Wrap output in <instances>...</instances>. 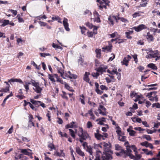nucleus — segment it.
Masks as SVG:
<instances>
[{"label":"nucleus","mask_w":160,"mask_h":160,"mask_svg":"<svg viewBox=\"0 0 160 160\" xmlns=\"http://www.w3.org/2000/svg\"><path fill=\"white\" fill-rule=\"evenodd\" d=\"M9 21L8 20H4L2 22V24L1 26L2 27H4L8 25L9 23Z\"/></svg>","instance_id":"a19ab883"},{"label":"nucleus","mask_w":160,"mask_h":160,"mask_svg":"<svg viewBox=\"0 0 160 160\" xmlns=\"http://www.w3.org/2000/svg\"><path fill=\"white\" fill-rule=\"evenodd\" d=\"M122 98L118 102V103L121 107H123L124 105V103L122 102Z\"/></svg>","instance_id":"e2e57ef3"},{"label":"nucleus","mask_w":160,"mask_h":160,"mask_svg":"<svg viewBox=\"0 0 160 160\" xmlns=\"http://www.w3.org/2000/svg\"><path fill=\"white\" fill-rule=\"evenodd\" d=\"M115 129L116 130V132L117 134V136L122 134V132L121 128L118 126V125L116 127Z\"/></svg>","instance_id":"c9c22d12"},{"label":"nucleus","mask_w":160,"mask_h":160,"mask_svg":"<svg viewBox=\"0 0 160 160\" xmlns=\"http://www.w3.org/2000/svg\"><path fill=\"white\" fill-rule=\"evenodd\" d=\"M30 102L32 104L35 106V107L36 108L39 107L40 106V103L41 102L40 101L34 100L33 99H30Z\"/></svg>","instance_id":"412c9836"},{"label":"nucleus","mask_w":160,"mask_h":160,"mask_svg":"<svg viewBox=\"0 0 160 160\" xmlns=\"http://www.w3.org/2000/svg\"><path fill=\"white\" fill-rule=\"evenodd\" d=\"M60 152H59L58 151H56L55 152L54 155L57 156L59 157H64L65 155L64 153L63 152V150H60Z\"/></svg>","instance_id":"cd10ccee"},{"label":"nucleus","mask_w":160,"mask_h":160,"mask_svg":"<svg viewBox=\"0 0 160 160\" xmlns=\"http://www.w3.org/2000/svg\"><path fill=\"white\" fill-rule=\"evenodd\" d=\"M52 46L54 48H57L60 49H62V48L61 47L58 46L57 44H56L54 43H52Z\"/></svg>","instance_id":"bf43d9fd"},{"label":"nucleus","mask_w":160,"mask_h":160,"mask_svg":"<svg viewBox=\"0 0 160 160\" xmlns=\"http://www.w3.org/2000/svg\"><path fill=\"white\" fill-rule=\"evenodd\" d=\"M95 137L98 140H101L102 138H103V136L101 134H94Z\"/></svg>","instance_id":"e433bc0d"},{"label":"nucleus","mask_w":160,"mask_h":160,"mask_svg":"<svg viewBox=\"0 0 160 160\" xmlns=\"http://www.w3.org/2000/svg\"><path fill=\"white\" fill-rule=\"evenodd\" d=\"M69 130L70 132V135L74 138H75V133L74 131L72 129H69Z\"/></svg>","instance_id":"37998d69"},{"label":"nucleus","mask_w":160,"mask_h":160,"mask_svg":"<svg viewBox=\"0 0 160 160\" xmlns=\"http://www.w3.org/2000/svg\"><path fill=\"white\" fill-rule=\"evenodd\" d=\"M76 152L80 156L83 157L85 156V154L83 152L80 148L79 147L76 148Z\"/></svg>","instance_id":"bb28decb"},{"label":"nucleus","mask_w":160,"mask_h":160,"mask_svg":"<svg viewBox=\"0 0 160 160\" xmlns=\"http://www.w3.org/2000/svg\"><path fill=\"white\" fill-rule=\"evenodd\" d=\"M152 108L155 107L157 108H160V104L159 103H155L152 104Z\"/></svg>","instance_id":"3c124183"},{"label":"nucleus","mask_w":160,"mask_h":160,"mask_svg":"<svg viewBox=\"0 0 160 160\" xmlns=\"http://www.w3.org/2000/svg\"><path fill=\"white\" fill-rule=\"evenodd\" d=\"M31 64L35 67L37 69L39 70L40 69V65L38 66L33 61L31 62Z\"/></svg>","instance_id":"de8ad7c7"},{"label":"nucleus","mask_w":160,"mask_h":160,"mask_svg":"<svg viewBox=\"0 0 160 160\" xmlns=\"http://www.w3.org/2000/svg\"><path fill=\"white\" fill-rule=\"evenodd\" d=\"M118 139L119 140L122 142H125L126 140V137L122 135V134L117 136Z\"/></svg>","instance_id":"c756f323"},{"label":"nucleus","mask_w":160,"mask_h":160,"mask_svg":"<svg viewBox=\"0 0 160 160\" xmlns=\"http://www.w3.org/2000/svg\"><path fill=\"white\" fill-rule=\"evenodd\" d=\"M22 138L23 142H28L30 141V139L28 138L22 136Z\"/></svg>","instance_id":"a18cd8bd"},{"label":"nucleus","mask_w":160,"mask_h":160,"mask_svg":"<svg viewBox=\"0 0 160 160\" xmlns=\"http://www.w3.org/2000/svg\"><path fill=\"white\" fill-rule=\"evenodd\" d=\"M91 75L93 77L97 78L98 77L99 75V74L98 72H97L96 73H92Z\"/></svg>","instance_id":"69168bd1"},{"label":"nucleus","mask_w":160,"mask_h":160,"mask_svg":"<svg viewBox=\"0 0 160 160\" xmlns=\"http://www.w3.org/2000/svg\"><path fill=\"white\" fill-rule=\"evenodd\" d=\"M148 67L153 70H157L158 69L157 67L155 65V64L152 63H151L148 64Z\"/></svg>","instance_id":"473e14b6"},{"label":"nucleus","mask_w":160,"mask_h":160,"mask_svg":"<svg viewBox=\"0 0 160 160\" xmlns=\"http://www.w3.org/2000/svg\"><path fill=\"white\" fill-rule=\"evenodd\" d=\"M121 151L119 152L120 154V155L122 156L123 155H124L123 158H125L127 156H128V153L129 152H132V151L131 149H128V148L127 147V149L126 150H125L124 149H121L120 150Z\"/></svg>","instance_id":"1a4fd4ad"},{"label":"nucleus","mask_w":160,"mask_h":160,"mask_svg":"<svg viewBox=\"0 0 160 160\" xmlns=\"http://www.w3.org/2000/svg\"><path fill=\"white\" fill-rule=\"evenodd\" d=\"M132 128V126H129V128L127 129V131L129 133V135L131 136H134L136 132L134 131L131 130Z\"/></svg>","instance_id":"393cba45"},{"label":"nucleus","mask_w":160,"mask_h":160,"mask_svg":"<svg viewBox=\"0 0 160 160\" xmlns=\"http://www.w3.org/2000/svg\"><path fill=\"white\" fill-rule=\"evenodd\" d=\"M108 21L109 24L113 25H114L113 20L116 19V16H110L108 18Z\"/></svg>","instance_id":"aec40b11"},{"label":"nucleus","mask_w":160,"mask_h":160,"mask_svg":"<svg viewBox=\"0 0 160 160\" xmlns=\"http://www.w3.org/2000/svg\"><path fill=\"white\" fill-rule=\"evenodd\" d=\"M78 63L82 67H85L88 65L87 63L84 61L81 57H79V58L78 60Z\"/></svg>","instance_id":"4468645a"},{"label":"nucleus","mask_w":160,"mask_h":160,"mask_svg":"<svg viewBox=\"0 0 160 160\" xmlns=\"http://www.w3.org/2000/svg\"><path fill=\"white\" fill-rule=\"evenodd\" d=\"M127 147H128L127 148H128V149H131L130 148H131L133 150L134 152H135L137 150V148L136 147V146L134 145H128L127 146Z\"/></svg>","instance_id":"4c0bfd02"},{"label":"nucleus","mask_w":160,"mask_h":160,"mask_svg":"<svg viewBox=\"0 0 160 160\" xmlns=\"http://www.w3.org/2000/svg\"><path fill=\"white\" fill-rule=\"evenodd\" d=\"M80 28L81 30V32L82 34H84V35H86V34H85V32L87 30L86 27H85L80 26Z\"/></svg>","instance_id":"58836bf2"},{"label":"nucleus","mask_w":160,"mask_h":160,"mask_svg":"<svg viewBox=\"0 0 160 160\" xmlns=\"http://www.w3.org/2000/svg\"><path fill=\"white\" fill-rule=\"evenodd\" d=\"M107 68V67H99L98 68L96 69L98 72H101V74L103 73V72H106V69Z\"/></svg>","instance_id":"6ab92c4d"},{"label":"nucleus","mask_w":160,"mask_h":160,"mask_svg":"<svg viewBox=\"0 0 160 160\" xmlns=\"http://www.w3.org/2000/svg\"><path fill=\"white\" fill-rule=\"evenodd\" d=\"M101 49H96L95 50L96 54V57L98 58H101Z\"/></svg>","instance_id":"c85d7f7f"},{"label":"nucleus","mask_w":160,"mask_h":160,"mask_svg":"<svg viewBox=\"0 0 160 160\" xmlns=\"http://www.w3.org/2000/svg\"><path fill=\"white\" fill-rule=\"evenodd\" d=\"M86 25L90 29H92L93 28H94V26L92 23H90L89 22H87L86 23Z\"/></svg>","instance_id":"8fccbe9b"},{"label":"nucleus","mask_w":160,"mask_h":160,"mask_svg":"<svg viewBox=\"0 0 160 160\" xmlns=\"http://www.w3.org/2000/svg\"><path fill=\"white\" fill-rule=\"evenodd\" d=\"M149 144L150 143L147 141H145L140 143V144L142 146H145L147 148L148 147V145H149Z\"/></svg>","instance_id":"603ef678"},{"label":"nucleus","mask_w":160,"mask_h":160,"mask_svg":"<svg viewBox=\"0 0 160 160\" xmlns=\"http://www.w3.org/2000/svg\"><path fill=\"white\" fill-rule=\"evenodd\" d=\"M98 110L99 111L100 114L103 115H106V109L103 105H100L98 108Z\"/></svg>","instance_id":"9b49d317"},{"label":"nucleus","mask_w":160,"mask_h":160,"mask_svg":"<svg viewBox=\"0 0 160 160\" xmlns=\"http://www.w3.org/2000/svg\"><path fill=\"white\" fill-rule=\"evenodd\" d=\"M48 148L51 149V150H52V149H55L54 145L52 143L49 144L48 145Z\"/></svg>","instance_id":"680f3d73"},{"label":"nucleus","mask_w":160,"mask_h":160,"mask_svg":"<svg viewBox=\"0 0 160 160\" xmlns=\"http://www.w3.org/2000/svg\"><path fill=\"white\" fill-rule=\"evenodd\" d=\"M77 134L79 137L80 142L81 143H83L82 145L83 147H85L87 143L86 142H84L83 141L90 138L89 134L87 131H83L82 127H79L78 131L77 132Z\"/></svg>","instance_id":"f03ea898"},{"label":"nucleus","mask_w":160,"mask_h":160,"mask_svg":"<svg viewBox=\"0 0 160 160\" xmlns=\"http://www.w3.org/2000/svg\"><path fill=\"white\" fill-rule=\"evenodd\" d=\"M44 155L45 156L44 160H52L51 158L48 157V156L47 155L46 153H44Z\"/></svg>","instance_id":"774afa93"},{"label":"nucleus","mask_w":160,"mask_h":160,"mask_svg":"<svg viewBox=\"0 0 160 160\" xmlns=\"http://www.w3.org/2000/svg\"><path fill=\"white\" fill-rule=\"evenodd\" d=\"M151 31H153L154 33H160V29L153 28L150 29Z\"/></svg>","instance_id":"5fc2aeb1"},{"label":"nucleus","mask_w":160,"mask_h":160,"mask_svg":"<svg viewBox=\"0 0 160 160\" xmlns=\"http://www.w3.org/2000/svg\"><path fill=\"white\" fill-rule=\"evenodd\" d=\"M87 127L88 128H89L92 127V122L90 121H88L87 123Z\"/></svg>","instance_id":"338daca9"},{"label":"nucleus","mask_w":160,"mask_h":160,"mask_svg":"<svg viewBox=\"0 0 160 160\" xmlns=\"http://www.w3.org/2000/svg\"><path fill=\"white\" fill-rule=\"evenodd\" d=\"M134 152H135V156L132 154L131 152H129L128 155V156L131 159H133L134 160H138L140 159L141 158V155L138 154V152L137 150Z\"/></svg>","instance_id":"6e6552de"},{"label":"nucleus","mask_w":160,"mask_h":160,"mask_svg":"<svg viewBox=\"0 0 160 160\" xmlns=\"http://www.w3.org/2000/svg\"><path fill=\"white\" fill-rule=\"evenodd\" d=\"M62 93L60 95L62 98L63 99L68 100L69 99L67 96L68 93L64 91H62Z\"/></svg>","instance_id":"7c9ffc66"},{"label":"nucleus","mask_w":160,"mask_h":160,"mask_svg":"<svg viewBox=\"0 0 160 160\" xmlns=\"http://www.w3.org/2000/svg\"><path fill=\"white\" fill-rule=\"evenodd\" d=\"M20 150H21V152L22 153V154L23 155H25L28 156L30 155L31 154V152H29V151H32V150L29 148L21 149Z\"/></svg>","instance_id":"2eb2a0df"},{"label":"nucleus","mask_w":160,"mask_h":160,"mask_svg":"<svg viewBox=\"0 0 160 160\" xmlns=\"http://www.w3.org/2000/svg\"><path fill=\"white\" fill-rule=\"evenodd\" d=\"M24 103L23 104V106L25 108L28 105H29L31 109L34 111H37V108L35 107H34V106L30 102H27L26 100H23Z\"/></svg>","instance_id":"f8f14e48"},{"label":"nucleus","mask_w":160,"mask_h":160,"mask_svg":"<svg viewBox=\"0 0 160 160\" xmlns=\"http://www.w3.org/2000/svg\"><path fill=\"white\" fill-rule=\"evenodd\" d=\"M96 15L97 17L95 18L94 21H95L98 23L100 22L101 21L99 17V15L98 14V12H97L96 13Z\"/></svg>","instance_id":"79ce46f5"},{"label":"nucleus","mask_w":160,"mask_h":160,"mask_svg":"<svg viewBox=\"0 0 160 160\" xmlns=\"http://www.w3.org/2000/svg\"><path fill=\"white\" fill-rule=\"evenodd\" d=\"M147 28V27L145 25L141 24L138 26L133 27L132 29L134 30L136 32H139L142 30Z\"/></svg>","instance_id":"0eeeda50"},{"label":"nucleus","mask_w":160,"mask_h":160,"mask_svg":"<svg viewBox=\"0 0 160 160\" xmlns=\"http://www.w3.org/2000/svg\"><path fill=\"white\" fill-rule=\"evenodd\" d=\"M104 152L103 154L100 151H96L94 160H110L112 159L113 151L111 150V145L104 142L103 143Z\"/></svg>","instance_id":"f257e3e1"},{"label":"nucleus","mask_w":160,"mask_h":160,"mask_svg":"<svg viewBox=\"0 0 160 160\" xmlns=\"http://www.w3.org/2000/svg\"><path fill=\"white\" fill-rule=\"evenodd\" d=\"M64 85L65 88L71 92L74 91V90L72 88L70 87V86L68 84H67L66 82L65 83Z\"/></svg>","instance_id":"f704fd0d"},{"label":"nucleus","mask_w":160,"mask_h":160,"mask_svg":"<svg viewBox=\"0 0 160 160\" xmlns=\"http://www.w3.org/2000/svg\"><path fill=\"white\" fill-rule=\"evenodd\" d=\"M38 23L41 26H46L47 24L46 22L42 21H39Z\"/></svg>","instance_id":"0e129e2a"},{"label":"nucleus","mask_w":160,"mask_h":160,"mask_svg":"<svg viewBox=\"0 0 160 160\" xmlns=\"http://www.w3.org/2000/svg\"><path fill=\"white\" fill-rule=\"evenodd\" d=\"M48 77L52 83H54L56 81L54 78H58V74H49L48 75Z\"/></svg>","instance_id":"ddd939ff"},{"label":"nucleus","mask_w":160,"mask_h":160,"mask_svg":"<svg viewBox=\"0 0 160 160\" xmlns=\"http://www.w3.org/2000/svg\"><path fill=\"white\" fill-rule=\"evenodd\" d=\"M98 27L97 26H94V28H93V32L90 31L89 30H87L86 35H87L89 38L92 37L94 35H95L97 33Z\"/></svg>","instance_id":"423d86ee"},{"label":"nucleus","mask_w":160,"mask_h":160,"mask_svg":"<svg viewBox=\"0 0 160 160\" xmlns=\"http://www.w3.org/2000/svg\"><path fill=\"white\" fill-rule=\"evenodd\" d=\"M96 1L100 4L98 7V8L102 11V10L103 8L107 9V6H109V4L110 2L108 0H97Z\"/></svg>","instance_id":"7ed1b4c3"},{"label":"nucleus","mask_w":160,"mask_h":160,"mask_svg":"<svg viewBox=\"0 0 160 160\" xmlns=\"http://www.w3.org/2000/svg\"><path fill=\"white\" fill-rule=\"evenodd\" d=\"M84 15L88 14V15H91L92 14L91 12L88 10H86L83 13Z\"/></svg>","instance_id":"13d9d810"},{"label":"nucleus","mask_w":160,"mask_h":160,"mask_svg":"<svg viewBox=\"0 0 160 160\" xmlns=\"http://www.w3.org/2000/svg\"><path fill=\"white\" fill-rule=\"evenodd\" d=\"M40 55L41 57H45L47 56H51V55L49 53H40Z\"/></svg>","instance_id":"09e8293b"},{"label":"nucleus","mask_w":160,"mask_h":160,"mask_svg":"<svg viewBox=\"0 0 160 160\" xmlns=\"http://www.w3.org/2000/svg\"><path fill=\"white\" fill-rule=\"evenodd\" d=\"M142 3H141L140 4L139 6H138V8H140L141 7H145L146 6L147 4H148L147 1H145L143 2H142Z\"/></svg>","instance_id":"864d4df0"},{"label":"nucleus","mask_w":160,"mask_h":160,"mask_svg":"<svg viewBox=\"0 0 160 160\" xmlns=\"http://www.w3.org/2000/svg\"><path fill=\"white\" fill-rule=\"evenodd\" d=\"M76 123V122L72 121L70 124H68L65 126V128L68 129L69 128H73L74 127L77 128V125L74 124Z\"/></svg>","instance_id":"f3484780"},{"label":"nucleus","mask_w":160,"mask_h":160,"mask_svg":"<svg viewBox=\"0 0 160 160\" xmlns=\"http://www.w3.org/2000/svg\"><path fill=\"white\" fill-rule=\"evenodd\" d=\"M149 52L150 53V56H151L152 58H155L156 61H157L160 59V52L157 50H149Z\"/></svg>","instance_id":"39448f33"},{"label":"nucleus","mask_w":160,"mask_h":160,"mask_svg":"<svg viewBox=\"0 0 160 160\" xmlns=\"http://www.w3.org/2000/svg\"><path fill=\"white\" fill-rule=\"evenodd\" d=\"M68 73L69 74L68 77L70 79H76L77 78V76L73 74H72L71 72L69 71L68 72Z\"/></svg>","instance_id":"ea45409f"},{"label":"nucleus","mask_w":160,"mask_h":160,"mask_svg":"<svg viewBox=\"0 0 160 160\" xmlns=\"http://www.w3.org/2000/svg\"><path fill=\"white\" fill-rule=\"evenodd\" d=\"M146 38L149 42H153L154 39L153 36L150 34L149 32L147 33Z\"/></svg>","instance_id":"4be33fe9"},{"label":"nucleus","mask_w":160,"mask_h":160,"mask_svg":"<svg viewBox=\"0 0 160 160\" xmlns=\"http://www.w3.org/2000/svg\"><path fill=\"white\" fill-rule=\"evenodd\" d=\"M128 32H125L126 37L128 39H131L132 38V37L130 35L133 33V31L129 30H128Z\"/></svg>","instance_id":"a878e982"},{"label":"nucleus","mask_w":160,"mask_h":160,"mask_svg":"<svg viewBox=\"0 0 160 160\" xmlns=\"http://www.w3.org/2000/svg\"><path fill=\"white\" fill-rule=\"evenodd\" d=\"M9 87H6L5 88H2L0 90V92H7L9 90Z\"/></svg>","instance_id":"49530a36"},{"label":"nucleus","mask_w":160,"mask_h":160,"mask_svg":"<svg viewBox=\"0 0 160 160\" xmlns=\"http://www.w3.org/2000/svg\"><path fill=\"white\" fill-rule=\"evenodd\" d=\"M90 75V73L88 72H86L83 77V80L87 82H89L90 81V79L89 76Z\"/></svg>","instance_id":"dca6fc26"},{"label":"nucleus","mask_w":160,"mask_h":160,"mask_svg":"<svg viewBox=\"0 0 160 160\" xmlns=\"http://www.w3.org/2000/svg\"><path fill=\"white\" fill-rule=\"evenodd\" d=\"M16 18H18V21L19 22H24V21L23 19L20 17V14H18Z\"/></svg>","instance_id":"c03bdc74"},{"label":"nucleus","mask_w":160,"mask_h":160,"mask_svg":"<svg viewBox=\"0 0 160 160\" xmlns=\"http://www.w3.org/2000/svg\"><path fill=\"white\" fill-rule=\"evenodd\" d=\"M95 85L96 88L95 90L96 92L98 94L100 95L102 94L103 93V92L99 90V85L98 83L97 82H96L95 83Z\"/></svg>","instance_id":"5701e85b"},{"label":"nucleus","mask_w":160,"mask_h":160,"mask_svg":"<svg viewBox=\"0 0 160 160\" xmlns=\"http://www.w3.org/2000/svg\"><path fill=\"white\" fill-rule=\"evenodd\" d=\"M131 58V57L129 55H128L127 57H125L123 60V64L125 65L126 66H128L129 61Z\"/></svg>","instance_id":"b1692460"},{"label":"nucleus","mask_w":160,"mask_h":160,"mask_svg":"<svg viewBox=\"0 0 160 160\" xmlns=\"http://www.w3.org/2000/svg\"><path fill=\"white\" fill-rule=\"evenodd\" d=\"M32 85L34 87L33 89L37 93H41L43 87H41L39 82H36L35 81H32Z\"/></svg>","instance_id":"20e7f679"},{"label":"nucleus","mask_w":160,"mask_h":160,"mask_svg":"<svg viewBox=\"0 0 160 160\" xmlns=\"http://www.w3.org/2000/svg\"><path fill=\"white\" fill-rule=\"evenodd\" d=\"M52 19L53 21H58V22L62 23L61 19L58 16L54 15L52 17Z\"/></svg>","instance_id":"2f4dec72"},{"label":"nucleus","mask_w":160,"mask_h":160,"mask_svg":"<svg viewBox=\"0 0 160 160\" xmlns=\"http://www.w3.org/2000/svg\"><path fill=\"white\" fill-rule=\"evenodd\" d=\"M68 21L67 19L64 18L63 21V23L65 29L66 31H70V29L68 27Z\"/></svg>","instance_id":"a211bd4d"},{"label":"nucleus","mask_w":160,"mask_h":160,"mask_svg":"<svg viewBox=\"0 0 160 160\" xmlns=\"http://www.w3.org/2000/svg\"><path fill=\"white\" fill-rule=\"evenodd\" d=\"M144 138H145L147 140L150 141L151 140V138L150 136L148 135H144L143 136Z\"/></svg>","instance_id":"052dcab7"},{"label":"nucleus","mask_w":160,"mask_h":160,"mask_svg":"<svg viewBox=\"0 0 160 160\" xmlns=\"http://www.w3.org/2000/svg\"><path fill=\"white\" fill-rule=\"evenodd\" d=\"M107 72L112 75H113L114 74H116V75L118 74L119 73L117 72V69L115 70H112L111 71L109 69H108L107 70Z\"/></svg>","instance_id":"72a5a7b5"},{"label":"nucleus","mask_w":160,"mask_h":160,"mask_svg":"<svg viewBox=\"0 0 160 160\" xmlns=\"http://www.w3.org/2000/svg\"><path fill=\"white\" fill-rule=\"evenodd\" d=\"M28 126L31 128L33 126L35 127V124L32 121H28Z\"/></svg>","instance_id":"4d7b16f0"},{"label":"nucleus","mask_w":160,"mask_h":160,"mask_svg":"<svg viewBox=\"0 0 160 160\" xmlns=\"http://www.w3.org/2000/svg\"><path fill=\"white\" fill-rule=\"evenodd\" d=\"M157 93V92L156 91H154V92H152L149 93H148L147 94V96L149 97H152L151 96L153 94L154 96H155L156 94Z\"/></svg>","instance_id":"6e6d98bb"},{"label":"nucleus","mask_w":160,"mask_h":160,"mask_svg":"<svg viewBox=\"0 0 160 160\" xmlns=\"http://www.w3.org/2000/svg\"><path fill=\"white\" fill-rule=\"evenodd\" d=\"M108 43L109 44L108 46L102 48L103 52H111L112 47V45L111 43H110V41H108Z\"/></svg>","instance_id":"9d476101"}]
</instances>
